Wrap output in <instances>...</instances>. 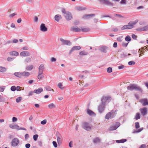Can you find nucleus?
<instances>
[{
	"label": "nucleus",
	"mask_w": 148,
	"mask_h": 148,
	"mask_svg": "<svg viewBox=\"0 0 148 148\" xmlns=\"http://www.w3.org/2000/svg\"><path fill=\"white\" fill-rule=\"evenodd\" d=\"M20 55L23 57L28 56L30 55V53L28 51H23L20 53Z\"/></svg>",
	"instance_id": "16"
},
{
	"label": "nucleus",
	"mask_w": 148,
	"mask_h": 148,
	"mask_svg": "<svg viewBox=\"0 0 148 148\" xmlns=\"http://www.w3.org/2000/svg\"><path fill=\"white\" fill-rule=\"evenodd\" d=\"M82 30L81 28H79L78 27H72L71 28V30L75 32H79Z\"/></svg>",
	"instance_id": "18"
},
{
	"label": "nucleus",
	"mask_w": 148,
	"mask_h": 148,
	"mask_svg": "<svg viewBox=\"0 0 148 148\" xmlns=\"http://www.w3.org/2000/svg\"><path fill=\"white\" fill-rule=\"evenodd\" d=\"M14 58H10V57H8L7 58V60L8 61L10 62L12 60H13L14 59Z\"/></svg>",
	"instance_id": "56"
},
{
	"label": "nucleus",
	"mask_w": 148,
	"mask_h": 148,
	"mask_svg": "<svg viewBox=\"0 0 148 148\" xmlns=\"http://www.w3.org/2000/svg\"><path fill=\"white\" fill-rule=\"evenodd\" d=\"M87 114L90 116H96V114L91 110L88 109L87 110Z\"/></svg>",
	"instance_id": "20"
},
{
	"label": "nucleus",
	"mask_w": 148,
	"mask_h": 148,
	"mask_svg": "<svg viewBox=\"0 0 148 148\" xmlns=\"http://www.w3.org/2000/svg\"><path fill=\"white\" fill-rule=\"evenodd\" d=\"M127 89L130 90L132 91L134 90L142 92L143 90L140 87L135 84H131L127 87Z\"/></svg>",
	"instance_id": "1"
},
{
	"label": "nucleus",
	"mask_w": 148,
	"mask_h": 148,
	"mask_svg": "<svg viewBox=\"0 0 148 148\" xmlns=\"http://www.w3.org/2000/svg\"><path fill=\"white\" fill-rule=\"evenodd\" d=\"M88 54V52L84 51H83L80 52L79 53V55L80 56L86 55Z\"/></svg>",
	"instance_id": "33"
},
{
	"label": "nucleus",
	"mask_w": 148,
	"mask_h": 148,
	"mask_svg": "<svg viewBox=\"0 0 148 148\" xmlns=\"http://www.w3.org/2000/svg\"><path fill=\"white\" fill-rule=\"evenodd\" d=\"M5 98L2 96L0 95V102H3L5 101Z\"/></svg>",
	"instance_id": "40"
},
{
	"label": "nucleus",
	"mask_w": 148,
	"mask_h": 148,
	"mask_svg": "<svg viewBox=\"0 0 148 148\" xmlns=\"http://www.w3.org/2000/svg\"><path fill=\"white\" fill-rule=\"evenodd\" d=\"M33 66L30 65L27 66L26 67V70L28 71H30L33 69Z\"/></svg>",
	"instance_id": "37"
},
{
	"label": "nucleus",
	"mask_w": 148,
	"mask_h": 148,
	"mask_svg": "<svg viewBox=\"0 0 148 148\" xmlns=\"http://www.w3.org/2000/svg\"><path fill=\"white\" fill-rule=\"evenodd\" d=\"M101 3L108 5H112V3L108 0H99Z\"/></svg>",
	"instance_id": "17"
},
{
	"label": "nucleus",
	"mask_w": 148,
	"mask_h": 148,
	"mask_svg": "<svg viewBox=\"0 0 148 148\" xmlns=\"http://www.w3.org/2000/svg\"><path fill=\"white\" fill-rule=\"evenodd\" d=\"M45 69L44 64H41L38 68V73H43Z\"/></svg>",
	"instance_id": "19"
},
{
	"label": "nucleus",
	"mask_w": 148,
	"mask_h": 148,
	"mask_svg": "<svg viewBox=\"0 0 148 148\" xmlns=\"http://www.w3.org/2000/svg\"><path fill=\"white\" fill-rule=\"evenodd\" d=\"M132 37L133 39L135 40L137 38L136 36L134 34H133L132 35Z\"/></svg>",
	"instance_id": "60"
},
{
	"label": "nucleus",
	"mask_w": 148,
	"mask_h": 148,
	"mask_svg": "<svg viewBox=\"0 0 148 148\" xmlns=\"http://www.w3.org/2000/svg\"><path fill=\"white\" fill-rule=\"evenodd\" d=\"M10 55H13L15 56H17L18 55V53L16 51H11L10 52Z\"/></svg>",
	"instance_id": "31"
},
{
	"label": "nucleus",
	"mask_w": 148,
	"mask_h": 148,
	"mask_svg": "<svg viewBox=\"0 0 148 148\" xmlns=\"http://www.w3.org/2000/svg\"><path fill=\"white\" fill-rule=\"evenodd\" d=\"M46 123L47 120L46 119H45L41 122V123L42 125H45L46 124Z\"/></svg>",
	"instance_id": "52"
},
{
	"label": "nucleus",
	"mask_w": 148,
	"mask_h": 148,
	"mask_svg": "<svg viewBox=\"0 0 148 148\" xmlns=\"http://www.w3.org/2000/svg\"><path fill=\"white\" fill-rule=\"evenodd\" d=\"M135 127L136 128L138 129V128L139 127V123L138 122H136L135 123Z\"/></svg>",
	"instance_id": "46"
},
{
	"label": "nucleus",
	"mask_w": 148,
	"mask_h": 148,
	"mask_svg": "<svg viewBox=\"0 0 148 148\" xmlns=\"http://www.w3.org/2000/svg\"><path fill=\"white\" fill-rule=\"evenodd\" d=\"M29 135L27 134H26L25 135V139L26 140H27L28 138L29 137Z\"/></svg>",
	"instance_id": "61"
},
{
	"label": "nucleus",
	"mask_w": 148,
	"mask_h": 148,
	"mask_svg": "<svg viewBox=\"0 0 148 148\" xmlns=\"http://www.w3.org/2000/svg\"><path fill=\"white\" fill-rule=\"evenodd\" d=\"M83 32H87L90 30V28H86L82 29L81 28Z\"/></svg>",
	"instance_id": "38"
},
{
	"label": "nucleus",
	"mask_w": 148,
	"mask_h": 148,
	"mask_svg": "<svg viewBox=\"0 0 148 148\" xmlns=\"http://www.w3.org/2000/svg\"><path fill=\"white\" fill-rule=\"evenodd\" d=\"M62 17L61 15L60 14H57L55 16V19L57 22H59V20L62 19Z\"/></svg>",
	"instance_id": "24"
},
{
	"label": "nucleus",
	"mask_w": 148,
	"mask_h": 148,
	"mask_svg": "<svg viewBox=\"0 0 148 148\" xmlns=\"http://www.w3.org/2000/svg\"><path fill=\"white\" fill-rule=\"evenodd\" d=\"M56 137L58 143L59 144H61L63 140L62 135L59 133H57Z\"/></svg>",
	"instance_id": "7"
},
{
	"label": "nucleus",
	"mask_w": 148,
	"mask_h": 148,
	"mask_svg": "<svg viewBox=\"0 0 148 148\" xmlns=\"http://www.w3.org/2000/svg\"><path fill=\"white\" fill-rule=\"evenodd\" d=\"M140 114L139 113H137L135 116L134 119H136V120H137L138 119H139L140 118Z\"/></svg>",
	"instance_id": "35"
},
{
	"label": "nucleus",
	"mask_w": 148,
	"mask_h": 148,
	"mask_svg": "<svg viewBox=\"0 0 148 148\" xmlns=\"http://www.w3.org/2000/svg\"><path fill=\"white\" fill-rule=\"evenodd\" d=\"M56 60V59L53 57H52L51 59V61L52 62H55Z\"/></svg>",
	"instance_id": "59"
},
{
	"label": "nucleus",
	"mask_w": 148,
	"mask_h": 148,
	"mask_svg": "<svg viewBox=\"0 0 148 148\" xmlns=\"http://www.w3.org/2000/svg\"><path fill=\"white\" fill-rule=\"evenodd\" d=\"M139 52H144V49L143 47H142L139 49Z\"/></svg>",
	"instance_id": "53"
},
{
	"label": "nucleus",
	"mask_w": 148,
	"mask_h": 148,
	"mask_svg": "<svg viewBox=\"0 0 148 148\" xmlns=\"http://www.w3.org/2000/svg\"><path fill=\"white\" fill-rule=\"evenodd\" d=\"M140 111L141 114L143 116H144L147 113L148 109L146 107H144L143 108H141L140 109Z\"/></svg>",
	"instance_id": "8"
},
{
	"label": "nucleus",
	"mask_w": 148,
	"mask_h": 148,
	"mask_svg": "<svg viewBox=\"0 0 148 148\" xmlns=\"http://www.w3.org/2000/svg\"><path fill=\"white\" fill-rule=\"evenodd\" d=\"M53 146H54V147H57V143H56V142L55 141H53Z\"/></svg>",
	"instance_id": "55"
},
{
	"label": "nucleus",
	"mask_w": 148,
	"mask_h": 148,
	"mask_svg": "<svg viewBox=\"0 0 148 148\" xmlns=\"http://www.w3.org/2000/svg\"><path fill=\"white\" fill-rule=\"evenodd\" d=\"M58 87L61 89H63V85L61 83H59L58 84Z\"/></svg>",
	"instance_id": "42"
},
{
	"label": "nucleus",
	"mask_w": 148,
	"mask_h": 148,
	"mask_svg": "<svg viewBox=\"0 0 148 148\" xmlns=\"http://www.w3.org/2000/svg\"><path fill=\"white\" fill-rule=\"evenodd\" d=\"M107 72L108 73H110L112 72V68L109 67L107 69Z\"/></svg>",
	"instance_id": "48"
},
{
	"label": "nucleus",
	"mask_w": 148,
	"mask_h": 148,
	"mask_svg": "<svg viewBox=\"0 0 148 148\" xmlns=\"http://www.w3.org/2000/svg\"><path fill=\"white\" fill-rule=\"evenodd\" d=\"M128 42L126 43L124 42H123L122 44V46L124 47H126L127 46Z\"/></svg>",
	"instance_id": "43"
},
{
	"label": "nucleus",
	"mask_w": 148,
	"mask_h": 148,
	"mask_svg": "<svg viewBox=\"0 0 148 148\" xmlns=\"http://www.w3.org/2000/svg\"><path fill=\"white\" fill-rule=\"evenodd\" d=\"M43 73H38V79H40L44 78V76L42 75Z\"/></svg>",
	"instance_id": "32"
},
{
	"label": "nucleus",
	"mask_w": 148,
	"mask_h": 148,
	"mask_svg": "<svg viewBox=\"0 0 148 148\" xmlns=\"http://www.w3.org/2000/svg\"><path fill=\"white\" fill-rule=\"evenodd\" d=\"M81 47L79 46H76L73 47L71 50L70 53H71L72 52L75 50H79L81 49Z\"/></svg>",
	"instance_id": "21"
},
{
	"label": "nucleus",
	"mask_w": 148,
	"mask_h": 148,
	"mask_svg": "<svg viewBox=\"0 0 148 148\" xmlns=\"http://www.w3.org/2000/svg\"><path fill=\"white\" fill-rule=\"evenodd\" d=\"M111 97H109L103 96L101 99V103L104 104L105 105V103L108 100H110Z\"/></svg>",
	"instance_id": "13"
},
{
	"label": "nucleus",
	"mask_w": 148,
	"mask_h": 148,
	"mask_svg": "<svg viewBox=\"0 0 148 148\" xmlns=\"http://www.w3.org/2000/svg\"><path fill=\"white\" fill-rule=\"evenodd\" d=\"M22 77H28L30 75V73L29 72L24 71L22 73Z\"/></svg>",
	"instance_id": "28"
},
{
	"label": "nucleus",
	"mask_w": 148,
	"mask_h": 148,
	"mask_svg": "<svg viewBox=\"0 0 148 148\" xmlns=\"http://www.w3.org/2000/svg\"><path fill=\"white\" fill-rule=\"evenodd\" d=\"M25 61L27 62H30L31 61V58H27L25 59Z\"/></svg>",
	"instance_id": "54"
},
{
	"label": "nucleus",
	"mask_w": 148,
	"mask_h": 148,
	"mask_svg": "<svg viewBox=\"0 0 148 148\" xmlns=\"http://www.w3.org/2000/svg\"><path fill=\"white\" fill-rule=\"evenodd\" d=\"M76 9L78 11H82L85 10L86 8L84 7L77 6L76 7Z\"/></svg>",
	"instance_id": "25"
},
{
	"label": "nucleus",
	"mask_w": 148,
	"mask_h": 148,
	"mask_svg": "<svg viewBox=\"0 0 148 148\" xmlns=\"http://www.w3.org/2000/svg\"><path fill=\"white\" fill-rule=\"evenodd\" d=\"M9 127L12 129H16L17 130H20L19 127L17 124H10Z\"/></svg>",
	"instance_id": "15"
},
{
	"label": "nucleus",
	"mask_w": 148,
	"mask_h": 148,
	"mask_svg": "<svg viewBox=\"0 0 148 148\" xmlns=\"http://www.w3.org/2000/svg\"><path fill=\"white\" fill-rule=\"evenodd\" d=\"M144 29V31H147L148 30V25L145 26L143 27Z\"/></svg>",
	"instance_id": "64"
},
{
	"label": "nucleus",
	"mask_w": 148,
	"mask_h": 148,
	"mask_svg": "<svg viewBox=\"0 0 148 148\" xmlns=\"http://www.w3.org/2000/svg\"><path fill=\"white\" fill-rule=\"evenodd\" d=\"M62 11L64 14V16L67 20H70L72 18V16L71 13L69 11H66L65 9L63 8Z\"/></svg>",
	"instance_id": "3"
},
{
	"label": "nucleus",
	"mask_w": 148,
	"mask_h": 148,
	"mask_svg": "<svg viewBox=\"0 0 148 148\" xmlns=\"http://www.w3.org/2000/svg\"><path fill=\"white\" fill-rule=\"evenodd\" d=\"M47 28L45 26L44 23L41 24L40 26V30L42 32H46L47 31Z\"/></svg>",
	"instance_id": "14"
},
{
	"label": "nucleus",
	"mask_w": 148,
	"mask_h": 148,
	"mask_svg": "<svg viewBox=\"0 0 148 148\" xmlns=\"http://www.w3.org/2000/svg\"><path fill=\"white\" fill-rule=\"evenodd\" d=\"M48 108L49 109H52L56 108L55 105L53 103H51L48 105Z\"/></svg>",
	"instance_id": "26"
},
{
	"label": "nucleus",
	"mask_w": 148,
	"mask_h": 148,
	"mask_svg": "<svg viewBox=\"0 0 148 148\" xmlns=\"http://www.w3.org/2000/svg\"><path fill=\"white\" fill-rule=\"evenodd\" d=\"M45 88L47 91H51V88L49 86H46L45 87Z\"/></svg>",
	"instance_id": "44"
},
{
	"label": "nucleus",
	"mask_w": 148,
	"mask_h": 148,
	"mask_svg": "<svg viewBox=\"0 0 148 148\" xmlns=\"http://www.w3.org/2000/svg\"><path fill=\"white\" fill-rule=\"evenodd\" d=\"M17 120V118L15 117H14L12 118V122H13L16 121Z\"/></svg>",
	"instance_id": "57"
},
{
	"label": "nucleus",
	"mask_w": 148,
	"mask_h": 148,
	"mask_svg": "<svg viewBox=\"0 0 148 148\" xmlns=\"http://www.w3.org/2000/svg\"><path fill=\"white\" fill-rule=\"evenodd\" d=\"M42 88H39L38 89H36L34 90V93H36L37 94H39L42 92Z\"/></svg>",
	"instance_id": "23"
},
{
	"label": "nucleus",
	"mask_w": 148,
	"mask_h": 148,
	"mask_svg": "<svg viewBox=\"0 0 148 148\" xmlns=\"http://www.w3.org/2000/svg\"><path fill=\"white\" fill-rule=\"evenodd\" d=\"M138 21H134L130 22L128 25H125L121 27L122 30L132 29L134 27V25L138 22Z\"/></svg>",
	"instance_id": "2"
},
{
	"label": "nucleus",
	"mask_w": 148,
	"mask_h": 148,
	"mask_svg": "<svg viewBox=\"0 0 148 148\" xmlns=\"http://www.w3.org/2000/svg\"><path fill=\"white\" fill-rule=\"evenodd\" d=\"M30 147V145L28 143L25 145V147L26 148H29Z\"/></svg>",
	"instance_id": "63"
},
{
	"label": "nucleus",
	"mask_w": 148,
	"mask_h": 148,
	"mask_svg": "<svg viewBox=\"0 0 148 148\" xmlns=\"http://www.w3.org/2000/svg\"><path fill=\"white\" fill-rule=\"evenodd\" d=\"M38 136L37 134L34 135L33 136L34 140L35 141H36L37 140Z\"/></svg>",
	"instance_id": "39"
},
{
	"label": "nucleus",
	"mask_w": 148,
	"mask_h": 148,
	"mask_svg": "<svg viewBox=\"0 0 148 148\" xmlns=\"http://www.w3.org/2000/svg\"><path fill=\"white\" fill-rule=\"evenodd\" d=\"M16 90V87L15 86H12L11 87V90L12 91H14Z\"/></svg>",
	"instance_id": "49"
},
{
	"label": "nucleus",
	"mask_w": 148,
	"mask_h": 148,
	"mask_svg": "<svg viewBox=\"0 0 148 148\" xmlns=\"http://www.w3.org/2000/svg\"><path fill=\"white\" fill-rule=\"evenodd\" d=\"M135 62L132 61H130L128 62V64L129 65H134L135 64Z\"/></svg>",
	"instance_id": "51"
},
{
	"label": "nucleus",
	"mask_w": 148,
	"mask_h": 148,
	"mask_svg": "<svg viewBox=\"0 0 148 148\" xmlns=\"http://www.w3.org/2000/svg\"><path fill=\"white\" fill-rule=\"evenodd\" d=\"M115 114V111L112 110L106 114V118L107 119L112 118L114 117Z\"/></svg>",
	"instance_id": "5"
},
{
	"label": "nucleus",
	"mask_w": 148,
	"mask_h": 148,
	"mask_svg": "<svg viewBox=\"0 0 148 148\" xmlns=\"http://www.w3.org/2000/svg\"><path fill=\"white\" fill-rule=\"evenodd\" d=\"M107 47L106 46H103L101 47L100 49V50L103 52L106 53V49Z\"/></svg>",
	"instance_id": "27"
},
{
	"label": "nucleus",
	"mask_w": 148,
	"mask_h": 148,
	"mask_svg": "<svg viewBox=\"0 0 148 148\" xmlns=\"http://www.w3.org/2000/svg\"><path fill=\"white\" fill-rule=\"evenodd\" d=\"M125 40L126 41L129 42L131 40V38L130 36L128 35L126 37Z\"/></svg>",
	"instance_id": "36"
},
{
	"label": "nucleus",
	"mask_w": 148,
	"mask_h": 148,
	"mask_svg": "<svg viewBox=\"0 0 148 148\" xmlns=\"http://www.w3.org/2000/svg\"><path fill=\"white\" fill-rule=\"evenodd\" d=\"M105 105L104 104L101 103L99 105L98 107V110L99 112L101 113L104 110L105 108Z\"/></svg>",
	"instance_id": "12"
},
{
	"label": "nucleus",
	"mask_w": 148,
	"mask_h": 148,
	"mask_svg": "<svg viewBox=\"0 0 148 148\" xmlns=\"http://www.w3.org/2000/svg\"><path fill=\"white\" fill-rule=\"evenodd\" d=\"M22 98L21 97H18L16 99V102L17 103L20 102L22 100Z\"/></svg>",
	"instance_id": "45"
},
{
	"label": "nucleus",
	"mask_w": 148,
	"mask_h": 148,
	"mask_svg": "<svg viewBox=\"0 0 148 148\" xmlns=\"http://www.w3.org/2000/svg\"><path fill=\"white\" fill-rule=\"evenodd\" d=\"M22 88V87H20L19 86H17L16 88V89L18 91H19L21 90V88Z\"/></svg>",
	"instance_id": "58"
},
{
	"label": "nucleus",
	"mask_w": 148,
	"mask_h": 148,
	"mask_svg": "<svg viewBox=\"0 0 148 148\" xmlns=\"http://www.w3.org/2000/svg\"><path fill=\"white\" fill-rule=\"evenodd\" d=\"M5 88V86H0V92H3L4 91Z\"/></svg>",
	"instance_id": "41"
},
{
	"label": "nucleus",
	"mask_w": 148,
	"mask_h": 148,
	"mask_svg": "<svg viewBox=\"0 0 148 148\" xmlns=\"http://www.w3.org/2000/svg\"><path fill=\"white\" fill-rule=\"evenodd\" d=\"M19 143V141L18 139L16 138L13 139L11 142V145L13 147L17 146Z\"/></svg>",
	"instance_id": "6"
},
{
	"label": "nucleus",
	"mask_w": 148,
	"mask_h": 148,
	"mask_svg": "<svg viewBox=\"0 0 148 148\" xmlns=\"http://www.w3.org/2000/svg\"><path fill=\"white\" fill-rule=\"evenodd\" d=\"M120 124L119 122H116L115 124L111 126L109 128L110 130H116L119 127V126Z\"/></svg>",
	"instance_id": "9"
},
{
	"label": "nucleus",
	"mask_w": 148,
	"mask_h": 148,
	"mask_svg": "<svg viewBox=\"0 0 148 148\" xmlns=\"http://www.w3.org/2000/svg\"><path fill=\"white\" fill-rule=\"evenodd\" d=\"M34 93V91L33 92V91H32L30 92H29V93L28 94V96H31V95H32Z\"/></svg>",
	"instance_id": "62"
},
{
	"label": "nucleus",
	"mask_w": 148,
	"mask_h": 148,
	"mask_svg": "<svg viewBox=\"0 0 148 148\" xmlns=\"http://www.w3.org/2000/svg\"><path fill=\"white\" fill-rule=\"evenodd\" d=\"M143 106H145L148 105V99L147 98L142 99L139 101Z\"/></svg>",
	"instance_id": "10"
},
{
	"label": "nucleus",
	"mask_w": 148,
	"mask_h": 148,
	"mask_svg": "<svg viewBox=\"0 0 148 148\" xmlns=\"http://www.w3.org/2000/svg\"><path fill=\"white\" fill-rule=\"evenodd\" d=\"M137 30L138 31L141 32L144 31V29H143V27H140L138 28L137 29Z\"/></svg>",
	"instance_id": "47"
},
{
	"label": "nucleus",
	"mask_w": 148,
	"mask_h": 148,
	"mask_svg": "<svg viewBox=\"0 0 148 148\" xmlns=\"http://www.w3.org/2000/svg\"><path fill=\"white\" fill-rule=\"evenodd\" d=\"M95 16V14H85L82 17V18L84 19H87L90 18L91 17Z\"/></svg>",
	"instance_id": "22"
},
{
	"label": "nucleus",
	"mask_w": 148,
	"mask_h": 148,
	"mask_svg": "<svg viewBox=\"0 0 148 148\" xmlns=\"http://www.w3.org/2000/svg\"><path fill=\"white\" fill-rule=\"evenodd\" d=\"M101 141V140L100 138L98 137H97L95 138L93 140V142L95 143H99Z\"/></svg>",
	"instance_id": "29"
},
{
	"label": "nucleus",
	"mask_w": 148,
	"mask_h": 148,
	"mask_svg": "<svg viewBox=\"0 0 148 148\" xmlns=\"http://www.w3.org/2000/svg\"><path fill=\"white\" fill-rule=\"evenodd\" d=\"M14 75L18 77H22V73L15 72L14 73Z\"/></svg>",
	"instance_id": "30"
},
{
	"label": "nucleus",
	"mask_w": 148,
	"mask_h": 148,
	"mask_svg": "<svg viewBox=\"0 0 148 148\" xmlns=\"http://www.w3.org/2000/svg\"><path fill=\"white\" fill-rule=\"evenodd\" d=\"M7 70V69L4 67L0 66V71L2 72H4Z\"/></svg>",
	"instance_id": "34"
},
{
	"label": "nucleus",
	"mask_w": 148,
	"mask_h": 148,
	"mask_svg": "<svg viewBox=\"0 0 148 148\" xmlns=\"http://www.w3.org/2000/svg\"><path fill=\"white\" fill-rule=\"evenodd\" d=\"M139 148H148V145H147V147H146V146L145 145H141L140 146Z\"/></svg>",
	"instance_id": "50"
},
{
	"label": "nucleus",
	"mask_w": 148,
	"mask_h": 148,
	"mask_svg": "<svg viewBox=\"0 0 148 148\" xmlns=\"http://www.w3.org/2000/svg\"><path fill=\"white\" fill-rule=\"evenodd\" d=\"M82 127L84 129L87 131L91 130L93 127V126L91 124L87 122L83 123Z\"/></svg>",
	"instance_id": "4"
},
{
	"label": "nucleus",
	"mask_w": 148,
	"mask_h": 148,
	"mask_svg": "<svg viewBox=\"0 0 148 148\" xmlns=\"http://www.w3.org/2000/svg\"><path fill=\"white\" fill-rule=\"evenodd\" d=\"M60 40L61 42L62 45H70L71 44V42L69 40H65L62 38H60Z\"/></svg>",
	"instance_id": "11"
}]
</instances>
